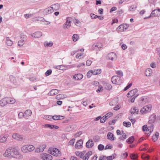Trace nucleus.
Returning a JSON list of instances; mask_svg holds the SVG:
<instances>
[{"mask_svg": "<svg viewBox=\"0 0 160 160\" xmlns=\"http://www.w3.org/2000/svg\"><path fill=\"white\" fill-rule=\"evenodd\" d=\"M138 92L137 89H135L131 90L128 93L127 96L128 97H130L128 100L129 102H134L135 99L138 95Z\"/></svg>", "mask_w": 160, "mask_h": 160, "instance_id": "f257e3e1", "label": "nucleus"}, {"mask_svg": "<svg viewBox=\"0 0 160 160\" xmlns=\"http://www.w3.org/2000/svg\"><path fill=\"white\" fill-rule=\"evenodd\" d=\"M112 82L116 84H120L123 82L122 78L118 76H113L111 78Z\"/></svg>", "mask_w": 160, "mask_h": 160, "instance_id": "f03ea898", "label": "nucleus"}, {"mask_svg": "<svg viewBox=\"0 0 160 160\" xmlns=\"http://www.w3.org/2000/svg\"><path fill=\"white\" fill-rule=\"evenodd\" d=\"M34 147L32 145H26L23 146L21 149V151L24 153L31 152L34 149Z\"/></svg>", "mask_w": 160, "mask_h": 160, "instance_id": "7ed1b4c3", "label": "nucleus"}, {"mask_svg": "<svg viewBox=\"0 0 160 160\" xmlns=\"http://www.w3.org/2000/svg\"><path fill=\"white\" fill-rule=\"evenodd\" d=\"M50 153L53 156L59 157L61 156V152L57 148H53L50 150Z\"/></svg>", "mask_w": 160, "mask_h": 160, "instance_id": "20e7f679", "label": "nucleus"}, {"mask_svg": "<svg viewBox=\"0 0 160 160\" xmlns=\"http://www.w3.org/2000/svg\"><path fill=\"white\" fill-rule=\"evenodd\" d=\"M152 108V105L151 104H149L144 107L140 110V112L142 113H147L150 112Z\"/></svg>", "mask_w": 160, "mask_h": 160, "instance_id": "39448f33", "label": "nucleus"}, {"mask_svg": "<svg viewBox=\"0 0 160 160\" xmlns=\"http://www.w3.org/2000/svg\"><path fill=\"white\" fill-rule=\"evenodd\" d=\"M153 128L152 125L148 126V128L147 125H144L142 127V130L143 131L149 132L148 133V134H149L148 135L149 136L153 131Z\"/></svg>", "mask_w": 160, "mask_h": 160, "instance_id": "423d86ee", "label": "nucleus"}, {"mask_svg": "<svg viewBox=\"0 0 160 160\" xmlns=\"http://www.w3.org/2000/svg\"><path fill=\"white\" fill-rule=\"evenodd\" d=\"M40 158L43 160H52V157L50 155L46 153H43L41 154Z\"/></svg>", "mask_w": 160, "mask_h": 160, "instance_id": "0eeeda50", "label": "nucleus"}, {"mask_svg": "<svg viewBox=\"0 0 160 160\" xmlns=\"http://www.w3.org/2000/svg\"><path fill=\"white\" fill-rule=\"evenodd\" d=\"M71 18L70 17H68L66 19L65 23L63 25V28L64 29H68L71 26Z\"/></svg>", "mask_w": 160, "mask_h": 160, "instance_id": "6e6552de", "label": "nucleus"}, {"mask_svg": "<svg viewBox=\"0 0 160 160\" xmlns=\"http://www.w3.org/2000/svg\"><path fill=\"white\" fill-rule=\"evenodd\" d=\"M113 115V113L111 112H108L104 116L102 117L100 120V122L101 123L104 122L107 119L112 116Z\"/></svg>", "mask_w": 160, "mask_h": 160, "instance_id": "1a4fd4ad", "label": "nucleus"}, {"mask_svg": "<svg viewBox=\"0 0 160 160\" xmlns=\"http://www.w3.org/2000/svg\"><path fill=\"white\" fill-rule=\"evenodd\" d=\"M128 28V26L127 24H122L119 25L117 28L118 31H124V30H126Z\"/></svg>", "mask_w": 160, "mask_h": 160, "instance_id": "9d476101", "label": "nucleus"}, {"mask_svg": "<svg viewBox=\"0 0 160 160\" xmlns=\"http://www.w3.org/2000/svg\"><path fill=\"white\" fill-rule=\"evenodd\" d=\"M12 136L13 138L18 140L22 141L24 139L23 136L20 135L17 133H14L12 135Z\"/></svg>", "mask_w": 160, "mask_h": 160, "instance_id": "9b49d317", "label": "nucleus"}, {"mask_svg": "<svg viewBox=\"0 0 160 160\" xmlns=\"http://www.w3.org/2000/svg\"><path fill=\"white\" fill-rule=\"evenodd\" d=\"M108 58L109 59L112 61L116 60L117 59V56L116 54L113 52L109 53L108 55Z\"/></svg>", "mask_w": 160, "mask_h": 160, "instance_id": "f8f14e48", "label": "nucleus"}, {"mask_svg": "<svg viewBox=\"0 0 160 160\" xmlns=\"http://www.w3.org/2000/svg\"><path fill=\"white\" fill-rule=\"evenodd\" d=\"M83 141L82 139L78 140L75 145V148L77 149H79L82 148Z\"/></svg>", "mask_w": 160, "mask_h": 160, "instance_id": "ddd939ff", "label": "nucleus"}, {"mask_svg": "<svg viewBox=\"0 0 160 160\" xmlns=\"http://www.w3.org/2000/svg\"><path fill=\"white\" fill-rule=\"evenodd\" d=\"M53 10L51 7H49L44 9L43 11V13L44 15H47L53 12Z\"/></svg>", "mask_w": 160, "mask_h": 160, "instance_id": "4468645a", "label": "nucleus"}, {"mask_svg": "<svg viewBox=\"0 0 160 160\" xmlns=\"http://www.w3.org/2000/svg\"><path fill=\"white\" fill-rule=\"evenodd\" d=\"M158 12H160V9L158 8L154 9L152 11L149 17L157 16L158 14Z\"/></svg>", "mask_w": 160, "mask_h": 160, "instance_id": "2eb2a0df", "label": "nucleus"}, {"mask_svg": "<svg viewBox=\"0 0 160 160\" xmlns=\"http://www.w3.org/2000/svg\"><path fill=\"white\" fill-rule=\"evenodd\" d=\"M102 47V44L100 43H98L96 44H94L92 45V48L93 49H95L96 50H99L100 48H101Z\"/></svg>", "mask_w": 160, "mask_h": 160, "instance_id": "dca6fc26", "label": "nucleus"}, {"mask_svg": "<svg viewBox=\"0 0 160 160\" xmlns=\"http://www.w3.org/2000/svg\"><path fill=\"white\" fill-rule=\"evenodd\" d=\"M156 119V115L154 114L152 115L149 118L148 123L151 124L152 125L153 123Z\"/></svg>", "mask_w": 160, "mask_h": 160, "instance_id": "f3484780", "label": "nucleus"}, {"mask_svg": "<svg viewBox=\"0 0 160 160\" xmlns=\"http://www.w3.org/2000/svg\"><path fill=\"white\" fill-rule=\"evenodd\" d=\"M94 145L93 141L92 139L89 140L86 143V147L87 148H90Z\"/></svg>", "mask_w": 160, "mask_h": 160, "instance_id": "a211bd4d", "label": "nucleus"}, {"mask_svg": "<svg viewBox=\"0 0 160 160\" xmlns=\"http://www.w3.org/2000/svg\"><path fill=\"white\" fill-rule=\"evenodd\" d=\"M42 36L41 32H37L31 34V36L34 38H39Z\"/></svg>", "mask_w": 160, "mask_h": 160, "instance_id": "6ab92c4d", "label": "nucleus"}, {"mask_svg": "<svg viewBox=\"0 0 160 160\" xmlns=\"http://www.w3.org/2000/svg\"><path fill=\"white\" fill-rule=\"evenodd\" d=\"M7 98H5L2 99L0 101V105L2 107H4L8 103Z\"/></svg>", "mask_w": 160, "mask_h": 160, "instance_id": "aec40b11", "label": "nucleus"}, {"mask_svg": "<svg viewBox=\"0 0 160 160\" xmlns=\"http://www.w3.org/2000/svg\"><path fill=\"white\" fill-rule=\"evenodd\" d=\"M92 154V151H89L82 158V160H88L90 156Z\"/></svg>", "mask_w": 160, "mask_h": 160, "instance_id": "412c9836", "label": "nucleus"}, {"mask_svg": "<svg viewBox=\"0 0 160 160\" xmlns=\"http://www.w3.org/2000/svg\"><path fill=\"white\" fill-rule=\"evenodd\" d=\"M52 10H53V12L54 11L58 10L60 8L59 4L58 3L54 4L52 5L51 6Z\"/></svg>", "mask_w": 160, "mask_h": 160, "instance_id": "4be33fe9", "label": "nucleus"}, {"mask_svg": "<svg viewBox=\"0 0 160 160\" xmlns=\"http://www.w3.org/2000/svg\"><path fill=\"white\" fill-rule=\"evenodd\" d=\"M59 90L56 89H52L51 90L49 93L50 95H54L58 94Z\"/></svg>", "mask_w": 160, "mask_h": 160, "instance_id": "5701e85b", "label": "nucleus"}, {"mask_svg": "<svg viewBox=\"0 0 160 160\" xmlns=\"http://www.w3.org/2000/svg\"><path fill=\"white\" fill-rule=\"evenodd\" d=\"M64 116L60 115H54L52 117L53 119L55 120H57L60 119H62L64 118Z\"/></svg>", "mask_w": 160, "mask_h": 160, "instance_id": "b1692460", "label": "nucleus"}, {"mask_svg": "<svg viewBox=\"0 0 160 160\" xmlns=\"http://www.w3.org/2000/svg\"><path fill=\"white\" fill-rule=\"evenodd\" d=\"M83 77V76L81 74H78L73 76V78L75 80H78L82 79Z\"/></svg>", "mask_w": 160, "mask_h": 160, "instance_id": "393cba45", "label": "nucleus"}, {"mask_svg": "<svg viewBox=\"0 0 160 160\" xmlns=\"http://www.w3.org/2000/svg\"><path fill=\"white\" fill-rule=\"evenodd\" d=\"M152 73V70L150 68L147 69L145 71V74L146 76H150Z\"/></svg>", "mask_w": 160, "mask_h": 160, "instance_id": "a878e982", "label": "nucleus"}, {"mask_svg": "<svg viewBox=\"0 0 160 160\" xmlns=\"http://www.w3.org/2000/svg\"><path fill=\"white\" fill-rule=\"evenodd\" d=\"M20 37L21 39L20 40L25 43V42L27 40V36L26 35L22 33L20 35Z\"/></svg>", "mask_w": 160, "mask_h": 160, "instance_id": "bb28decb", "label": "nucleus"}, {"mask_svg": "<svg viewBox=\"0 0 160 160\" xmlns=\"http://www.w3.org/2000/svg\"><path fill=\"white\" fill-rule=\"evenodd\" d=\"M114 135L111 132H108L107 134V137L110 140H114Z\"/></svg>", "mask_w": 160, "mask_h": 160, "instance_id": "cd10ccee", "label": "nucleus"}, {"mask_svg": "<svg viewBox=\"0 0 160 160\" xmlns=\"http://www.w3.org/2000/svg\"><path fill=\"white\" fill-rule=\"evenodd\" d=\"M6 44L8 46H11L12 44V41L8 37H7L6 38Z\"/></svg>", "mask_w": 160, "mask_h": 160, "instance_id": "c85d7f7f", "label": "nucleus"}, {"mask_svg": "<svg viewBox=\"0 0 160 160\" xmlns=\"http://www.w3.org/2000/svg\"><path fill=\"white\" fill-rule=\"evenodd\" d=\"M104 86L105 89L109 90H110L112 88L111 85L110 84L107 83H104Z\"/></svg>", "mask_w": 160, "mask_h": 160, "instance_id": "c756f323", "label": "nucleus"}, {"mask_svg": "<svg viewBox=\"0 0 160 160\" xmlns=\"http://www.w3.org/2000/svg\"><path fill=\"white\" fill-rule=\"evenodd\" d=\"M4 155L5 157L11 156V153L10 152V149H9V148L7 149Z\"/></svg>", "mask_w": 160, "mask_h": 160, "instance_id": "7c9ffc66", "label": "nucleus"}, {"mask_svg": "<svg viewBox=\"0 0 160 160\" xmlns=\"http://www.w3.org/2000/svg\"><path fill=\"white\" fill-rule=\"evenodd\" d=\"M131 113L132 114H137L138 112V109L136 108H132L131 109Z\"/></svg>", "mask_w": 160, "mask_h": 160, "instance_id": "2f4dec72", "label": "nucleus"}, {"mask_svg": "<svg viewBox=\"0 0 160 160\" xmlns=\"http://www.w3.org/2000/svg\"><path fill=\"white\" fill-rule=\"evenodd\" d=\"M7 101L8 102V103H11L12 104H14L16 102V100L14 99H13V98H7Z\"/></svg>", "mask_w": 160, "mask_h": 160, "instance_id": "473e14b6", "label": "nucleus"}, {"mask_svg": "<svg viewBox=\"0 0 160 160\" xmlns=\"http://www.w3.org/2000/svg\"><path fill=\"white\" fill-rule=\"evenodd\" d=\"M53 42L50 41L49 42H46L44 43V45L45 47H51L53 45Z\"/></svg>", "mask_w": 160, "mask_h": 160, "instance_id": "72a5a7b5", "label": "nucleus"}, {"mask_svg": "<svg viewBox=\"0 0 160 160\" xmlns=\"http://www.w3.org/2000/svg\"><path fill=\"white\" fill-rule=\"evenodd\" d=\"M141 100L142 101L141 102L142 104H146L147 102H149L148 99L147 97L142 98Z\"/></svg>", "mask_w": 160, "mask_h": 160, "instance_id": "f704fd0d", "label": "nucleus"}, {"mask_svg": "<svg viewBox=\"0 0 160 160\" xmlns=\"http://www.w3.org/2000/svg\"><path fill=\"white\" fill-rule=\"evenodd\" d=\"M158 136L159 133L158 132H156L155 135L152 137V139L154 142L157 140Z\"/></svg>", "mask_w": 160, "mask_h": 160, "instance_id": "c9c22d12", "label": "nucleus"}, {"mask_svg": "<svg viewBox=\"0 0 160 160\" xmlns=\"http://www.w3.org/2000/svg\"><path fill=\"white\" fill-rule=\"evenodd\" d=\"M32 112L30 110H27L24 112V115L26 117H28L31 115Z\"/></svg>", "mask_w": 160, "mask_h": 160, "instance_id": "e433bc0d", "label": "nucleus"}, {"mask_svg": "<svg viewBox=\"0 0 160 160\" xmlns=\"http://www.w3.org/2000/svg\"><path fill=\"white\" fill-rule=\"evenodd\" d=\"M117 101V99H113L109 102V104L112 106L115 105L118 103Z\"/></svg>", "mask_w": 160, "mask_h": 160, "instance_id": "4c0bfd02", "label": "nucleus"}, {"mask_svg": "<svg viewBox=\"0 0 160 160\" xmlns=\"http://www.w3.org/2000/svg\"><path fill=\"white\" fill-rule=\"evenodd\" d=\"M76 154L77 156L80 157L81 158H82L84 155V153L82 152H79V151H76Z\"/></svg>", "mask_w": 160, "mask_h": 160, "instance_id": "58836bf2", "label": "nucleus"}, {"mask_svg": "<svg viewBox=\"0 0 160 160\" xmlns=\"http://www.w3.org/2000/svg\"><path fill=\"white\" fill-rule=\"evenodd\" d=\"M101 72V69L94 70V71L92 70V74L94 75L99 74Z\"/></svg>", "mask_w": 160, "mask_h": 160, "instance_id": "ea45409f", "label": "nucleus"}, {"mask_svg": "<svg viewBox=\"0 0 160 160\" xmlns=\"http://www.w3.org/2000/svg\"><path fill=\"white\" fill-rule=\"evenodd\" d=\"M134 140V137L133 136H131L130 137L128 140H127V142L128 143H131L133 142Z\"/></svg>", "mask_w": 160, "mask_h": 160, "instance_id": "a19ab883", "label": "nucleus"}, {"mask_svg": "<svg viewBox=\"0 0 160 160\" xmlns=\"http://www.w3.org/2000/svg\"><path fill=\"white\" fill-rule=\"evenodd\" d=\"M79 38V36L77 34H74L72 36V39L73 41L76 42L77 41Z\"/></svg>", "mask_w": 160, "mask_h": 160, "instance_id": "79ce46f5", "label": "nucleus"}, {"mask_svg": "<svg viewBox=\"0 0 160 160\" xmlns=\"http://www.w3.org/2000/svg\"><path fill=\"white\" fill-rule=\"evenodd\" d=\"M123 125L124 126L127 127H129L131 126V123L129 122H126L124 121L123 122Z\"/></svg>", "mask_w": 160, "mask_h": 160, "instance_id": "37998d69", "label": "nucleus"}, {"mask_svg": "<svg viewBox=\"0 0 160 160\" xmlns=\"http://www.w3.org/2000/svg\"><path fill=\"white\" fill-rule=\"evenodd\" d=\"M7 136H4L1 137V138L0 139V142H5L7 140Z\"/></svg>", "mask_w": 160, "mask_h": 160, "instance_id": "c03bdc74", "label": "nucleus"}, {"mask_svg": "<svg viewBox=\"0 0 160 160\" xmlns=\"http://www.w3.org/2000/svg\"><path fill=\"white\" fill-rule=\"evenodd\" d=\"M115 154H113L111 156L107 157L106 158L107 160H112L115 158Z\"/></svg>", "mask_w": 160, "mask_h": 160, "instance_id": "a18cd8bd", "label": "nucleus"}, {"mask_svg": "<svg viewBox=\"0 0 160 160\" xmlns=\"http://www.w3.org/2000/svg\"><path fill=\"white\" fill-rule=\"evenodd\" d=\"M91 17L92 19H96V18H99L100 17H101V16H97V15H96L94 14L93 13H91L90 14Z\"/></svg>", "mask_w": 160, "mask_h": 160, "instance_id": "49530a36", "label": "nucleus"}, {"mask_svg": "<svg viewBox=\"0 0 160 160\" xmlns=\"http://www.w3.org/2000/svg\"><path fill=\"white\" fill-rule=\"evenodd\" d=\"M130 157L131 159H135L138 158V155L133 153L131 154Z\"/></svg>", "mask_w": 160, "mask_h": 160, "instance_id": "de8ad7c7", "label": "nucleus"}, {"mask_svg": "<svg viewBox=\"0 0 160 160\" xmlns=\"http://www.w3.org/2000/svg\"><path fill=\"white\" fill-rule=\"evenodd\" d=\"M63 95L62 94H59L57 95L56 97L57 99L59 100L63 98Z\"/></svg>", "mask_w": 160, "mask_h": 160, "instance_id": "09e8293b", "label": "nucleus"}, {"mask_svg": "<svg viewBox=\"0 0 160 160\" xmlns=\"http://www.w3.org/2000/svg\"><path fill=\"white\" fill-rule=\"evenodd\" d=\"M116 73L119 76V77H121L123 76L122 72L121 71H117L116 72Z\"/></svg>", "mask_w": 160, "mask_h": 160, "instance_id": "8fccbe9b", "label": "nucleus"}, {"mask_svg": "<svg viewBox=\"0 0 160 160\" xmlns=\"http://www.w3.org/2000/svg\"><path fill=\"white\" fill-rule=\"evenodd\" d=\"M104 148V146L102 144H99L98 146V149L100 151L102 150Z\"/></svg>", "mask_w": 160, "mask_h": 160, "instance_id": "3c124183", "label": "nucleus"}, {"mask_svg": "<svg viewBox=\"0 0 160 160\" xmlns=\"http://www.w3.org/2000/svg\"><path fill=\"white\" fill-rule=\"evenodd\" d=\"M44 126L45 127L49 128L51 129L53 128V125L47 124L44 125Z\"/></svg>", "mask_w": 160, "mask_h": 160, "instance_id": "603ef678", "label": "nucleus"}, {"mask_svg": "<svg viewBox=\"0 0 160 160\" xmlns=\"http://www.w3.org/2000/svg\"><path fill=\"white\" fill-rule=\"evenodd\" d=\"M52 72V70L51 69H49L47 71L45 72V74L46 76H47L50 75Z\"/></svg>", "mask_w": 160, "mask_h": 160, "instance_id": "864d4df0", "label": "nucleus"}, {"mask_svg": "<svg viewBox=\"0 0 160 160\" xmlns=\"http://www.w3.org/2000/svg\"><path fill=\"white\" fill-rule=\"evenodd\" d=\"M136 8V6H134V5H132L129 8V10L131 11H134Z\"/></svg>", "mask_w": 160, "mask_h": 160, "instance_id": "5fc2aeb1", "label": "nucleus"}, {"mask_svg": "<svg viewBox=\"0 0 160 160\" xmlns=\"http://www.w3.org/2000/svg\"><path fill=\"white\" fill-rule=\"evenodd\" d=\"M92 74V70H90L89 71L87 74V76L88 78H90Z\"/></svg>", "mask_w": 160, "mask_h": 160, "instance_id": "6e6d98bb", "label": "nucleus"}, {"mask_svg": "<svg viewBox=\"0 0 160 160\" xmlns=\"http://www.w3.org/2000/svg\"><path fill=\"white\" fill-rule=\"evenodd\" d=\"M75 139L74 138H73L72 139L70 140V141L69 142V144L70 145H73L75 141Z\"/></svg>", "mask_w": 160, "mask_h": 160, "instance_id": "4d7b16f0", "label": "nucleus"}, {"mask_svg": "<svg viewBox=\"0 0 160 160\" xmlns=\"http://www.w3.org/2000/svg\"><path fill=\"white\" fill-rule=\"evenodd\" d=\"M142 157L144 159H149V156L147 155H145V154H143L142 156Z\"/></svg>", "mask_w": 160, "mask_h": 160, "instance_id": "13d9d810", "label": "nucleus"}, {"mask_svg": "<svg viewBox=\"0 0 160 160\" xmlns=\"http://www.w3.org/2000/svg\"><path fill=\"white\" fill-rule=\"evenodd\" d=\"M103 90L102 87L100 85L98 87V89L96 90V91L98 92H100L101 91H102Z\"/></svg>", "mask_w": 160, "mask_h": 160, "instance_id": "bf43d9fd", "label": "nucleus"}, {"mask_svg": "<svg viewBox=\"0 0 160 160\" xmlns=\"http://www.w3.org/2000/svg\"><path fill=\"white\" fill-rule=\"evenodd\" d=\"M18 155V151L14 148V150L13 152V156L14 157V155Z\"/></svg>", "mask_w": 160, "mask_h": 160, "instance_id": "052dcab7", "label": "nucleus"}, {"mask_svg": "<svg viewBox=\"0 0 160 160\" xmlns=\"http://www.w3.org/2000/svg\"><path fill=\"white\" fill-rule=\"evenodd\" d=\"M24 116V114L22 112H20L18 114V117L19 118H22Z\"/></svg>", "mask_w": 160, "mask_h": 160, "instance_id": "680f3d73", "label": "nucleus"}, {"mask_svg": "<svg viewBox=\"0 0 160 160\" xmlns=\"http://www.w3.org/2000/svg\"><path fill=\"white\" fill-rule=\"evenodd\" d=\"M92 63V61L90 60H88L86 62V64L87 66H89L91 65Z\"/></svg>", "mask_w": 160, "mask_h": 160, "instance_id": "e2e57ef3", "label": "nucleus"}, {"mask_svg": "<svg viewBox=\"0 0 160 160\" xmlns=\"http://www.w3.org/2000/svg\"><path fill=\"white\" fill-rule=\"evenodd\" d=\"M24 42L19 40L18 42V45L19 46H22L24 45Z\"/></svg>", "mask_w": 160, "mask_h": 160, "instance_id": "0e129e2a", "label": "nucleus"}, {"mask_svg": "<svg viewBox=\"0 0 160 160\" xmlns=\"http://www.w3.org/2000/svg\"><path fill=\"white\" fill-rule=\"evenodd\" d=\"M82 55V54L81 53H78L76 56V58H81V56Z\"/></svg>", "mask_w": 160, "mask_h": 160, "instance_id": "69168bd1", "label": "nucleus"}, {"mask_svg": "<svg viewBox=\"0 0 160 160\" xmlns=\"http://www.w3.org/2000/svg\"><path fill=\"white\" fill-rule=\"evenodd\" d=\"M117 9V8L116 7H112L110 9V12H112L116 10Z\"/></svg>", "mask_w": 160, "mask_h": 160, "instance_id": "338daca9", "label": "nucleus"}, {"mask_svg": "<svg viewBox=\"0 0 160 160\" xmlns=\"http://www.w3.org/2000/svg\"><path fill=\"white\" fill-rule=\"evenodd\" d=\"M24 16L26 18H28L32 17V15L31 14H25L24 15Z\"/></svg>", "mask_w": 160, "mask_h": 160, "instance_id": "774afa93", "label": "nucleus"}]
</instances>
